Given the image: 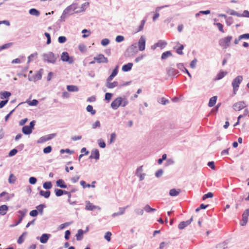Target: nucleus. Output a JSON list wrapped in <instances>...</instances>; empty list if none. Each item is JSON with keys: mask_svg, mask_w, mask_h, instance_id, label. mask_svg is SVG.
<instances>
[{"mask_svg": "<svg viewBox=\"0 0 249 249\" xmlns=\"http://www.w3.org/2000/svg\"><path fill=\"white\" fill-rule=\"evenodd\" d=\"M0 98L1 99H3L4 98L7 99V98H9L11 95V93L9 91H1L0 92Z\"/></svg>", "mask_w": 249, "mask_h": 249, "instance_id": "28", "label": "nucleus"}, {"mask_svg": "<svg viewBox=\"0 0 249 249\" xmlns=\"http://www.w3.org/2000/svg\"><path fill=\"white\" fill-rule=\"evenodd\" d=\"M84 233V231L82 229H79L77 231V233L76 234V239L78 241L81 240L83 238V234Z\"/></svg>", "mask_w": 249, "mask_h": 249, "instance_id": "30", "label": "nucleus"}, {"mask_svg": "<svg viewBox=\"0 0 249 249\" xmlns=\"http://www.w3.org/2000/svg\"><path fill=\"white\" fill-rule=\"evenodd\" d=\"M118 85V83L117 81H114L112 83L109 82L106 84V86L109 89H113Z\"/></svg>", "mask_w": 249, "mask_h": 249, "instance_id": "38", "label": "nucleus"}, {"mask_svg": "<svg viewBox=\"0 0 249 249\" xmlns=\"http://www.w3.org/2000/svg\"><path fill=\"white\" fill-rule=\"evenodd\" d=\"M27 231H25L19 237L17 241L18 244H21L23 243L24 241V237L27 235Z\"/></svg>", "mask_w": 249, "mask_h": 249, "instance_id": "37", "label": "nucleus"}, {"mask_svg": "<svg viewBox=\"0 0 249 249\" xmlns=\"http://www.w3.org/2000/svg\"><path fill=\"white\" fill-rule=\"evenodd\" d=\"M51 236V234L48 233H43L40 237V242L42 244H45L47 242L49 238Z\"/></svg>", "mask_w": 249, "mask_h": 249, "instance_id": "21", "label": "nucleus"}, {"mask_svg": "<svg viewBox=\"0 0 249 249\" xmlns=\"http://www.w3.org/2000/svg\"><path fill=\"white\" fill-rule=\"evenodd\" d=\"M44 35L47 39L46 44L47 45L50 44L51 43V37L50 34L48 33L45 32L44 33Z\"/></svg>", "mask_w": 249, "mask_h": 249, "instance_id": "59", "label": "nucleus"}, {"mask_svg": "<svg viewBox=\"0 0 249 249\" xmlns=\"http://www.w3.org/2000/svg\"><path fill=\"white\" fill-rule=\"evenodd\" d=\"M110 40L108 38H104L101 40V44L103 46H106L109 43Z\"/></svg>", "mask_w": 249, "mask_h": 249, "instance_id": "64", "label": "nucleus"}, {"mask_svg": "<svg viewBox=\"0 0 249 249\" xmlns=\"http://www.w3.org/2000/svg\"><path fill=\"white\" fill-rule=\"evenodd\" d=\"M100 158L99 151L97 149H93L91 152V154L89 157V159H94L96 160H98Z\"/></svg>", "mask_w": 249, "mask_h": 249, "instance_id": "14", "label": "nucleus"}, {"mask_svg": "<svg viewBox=\"0 0 249 249\" xmlns=\"http://www.w3.org/2000/svg\"><path fill=\"white\" fill-rule=\"evenodd\" d=\"M67 89L70 92H77L79 90L77 86L74 85H68Z\"/></svg>", "mask_w": 249, "mask_h": 249, "instance_id": "32", "label": "nucleus"}, {"mask_svg": "<svg viewBox=\"0 0 249 249\" xmlns=\"http://www.w3.org/2000/svg\"><path fill=\"white\" fill-rule=\"evenodd\" d=\"M113 94L111 93L107 92L105 94V100L107 101L108 102L110 100Z\"/></svg>", "mask_w": 249, "mask_h": 249, "instance_id": "62", "label": "nucleus"}, {"mask_svg": "<svg viewBox=\"0 0 249 249\" xmlns=\"http://www.w3.org/2000/svg\"><path fill=\"white\" fill-rule=\"evenodd\" d=\"M180 192V189H172L169 191V195L171 196H176L179 194Z\"/></svg>", "mask_w": 249, "mask_h": 249, "instance_id": "27", "label": "nucleus"}, {"mask_svg": "<svg viewBox=\"0 0 249 249\" xmlns=\"http://www.w3.org/2000/svg\"><path fill=\"white\" fill-rule=\"evenodd\" d=\"M56 136V133H52L41 137L37 141V143H44L47 141L51 140Z\"/></svg>", "mask_w": 249, "mask_h": 249, "instance_id": "8", "label": "nucleus"}, {"mask_svg": "<svg viewBox=\"0 0 249 249\" xmlns=\"http://www.w3.org/2000/svg\"><path fill=\"white\" fill-rule=\"evenodd\" d=\"M52 151V147L50 145L45 147L43 150V153L44 154H49L51 153Z\"/></svg>", "mask_w": 249, "mask_h": 249, "instance_id": "55", "label": "nucleus"}, {"mask_svg": "<svg viewBox=\"0 0 249 249\" xmlns=\"http://www.w3.org/2000/svg\"><path fill=\"white\" fill-rule=\"evenodd\" d=\"M174 160L172 159H168L166 160L165 166H167L174 164Z\"/></svg>", "mask_w": 249, "mask_h": 249, "instance_id": "61", "label": "nucleus"}, {"mask_svg": "<svg viewBox=\"0 0 249 249\" xmlns=\"http://www.w3.org/2000/svg\"><path fill=\"white\" fill-rule=\"evenodd\" d=\"M58 41L59 43H64L67 41V38L65 36H60Z\"/></svg>", "mask_w": 249, "mask_h": 249, "instance_id": "63", "label": "nucleus"}, {"mask_svg": "<svg viewBox=\"0 0 249 249\" xmlns=\"http://www.w3.org/2000/svg\"><path fill=\"white\" fill-rule=\"evenodd\" d=\"M177 68L178 69H179L180 71L186 73L190 78H192V75H191V73L189 72L188 70L184 67L183 63H178L177 64Z\"/></svg>", "mask_w": 249, "mask_h": 249, "instance_id": "17", "label": "nucleus"}, {"mask_svg": "<svg viewBox=\"0 0 249 249\" xmlns=\"http://www.w3.org/2000/svg\"><path fill=\"white\" fill-rule=\"evenodd\" d=\"M213 193L209 192L203 196L202 199L205 200L208 198H212L213 197Z\"/></svg>", "mask_w": 249, "mask_h": 249, "instance_id": "56", "label": "nucleus"}, {"mask_svg": "<svg viewBox=\"0 0 249 249\" xmlns=\"http://www.w3.org/2000/svg\"><path fill=\"white\" fill-rule=\"evenodd\" d=\"M243 80V77L241 75H239L236 77L232 81L231 85L233 87V92L234 94L236 93L238 89L240 84Z\"/></svg>", "mask_w": 249, "mask_h": 249, "instance_id": "5", "label": "nucleus"}, {"mask_svg": "<svg viewBox=\"0 0 249 249\" xmlns=\"http://www.w3.org/2000/svg\"><path fill=\"white\" fill-rule=\"evenodd\" d=\"M78 8V3H73L68 6L65 10L68 13H72Z\"/></svg>", "mask_w": 249, "mask_h": 249, "instance_id": "18", "label": "nucleus"}, {"mask_svg": "<svg viewBox=\"0 0 249 249\" xmlns=\"http://www.w3.org/2000/svg\"><path fill=\"white\" fill-rule=\"evenodd\" d=\"M61 60L63 62H68L70 64H71L74 62L73 57L70 56L67 52H64L62 53Z\"/></svg>", "mask_w": 249, "mask_h": 249, "instance_id": "7", "label": "nucleus"}, {"mask_svg": "<svg viewBox=\"0 0 249 249\" xmlns=\"http://www.w3.org/2000/svg\"><path fill=\"white\" fill-rule=\"evenodd\" d=\"M86 110L88 112H90L91 115H94L96 113V110L93 109L91 105H88L86 107Z\"/></svg>", "mask_w": 249, "mask_h": 249, "instance_id": "44", "label": "nucleus"}, {"mask_svg": "<svg viewBox=\"0 0 249 249\" xmlns=\"http://www.w3.org/2000/svg\"><path fill=\"white\" fill-rule=\"evenodd\" d=\"M42 71L43 69H40L33 76V77H31L29 75L28 76V80L30 81H36L39 80H40L42 78Z\"/></svg>", "mask_w": 249, "mask_h": 249, "instance_id": "11", "label": "nucleus"}, {"mask_svg": "<svg viewBox=\"0 0 249 249\" xmlns=\"http://www.w3.org/2000/svg\"><path fill=\"white\" fill-rule=\"evenodd\" d=\"M16 180V177L14 175V174H11L8 178V182L10 184L15 183Z\"/></svg>", "mask_w": 249, "mask_h": 249, "instance_id": "46", "label": "nucleus"}, {"mask_svg": "<svg viewBox=\"0 0 249 249\" xmlns=\"http://www.w3.org/2000/svg\"><path fill=\"white\" fill-rule=\"evenodd\" d=\"M116 134L115 133H111V135H110V140L109 141V143L111 144L112 142H114V141L116 140Z\"/></svg>", "mask_w": 249, "mask_h": 249, "instance_id": "58", "label": "nucleus"}, {"mask_svg": "<svg viewBox=\"0 0 249 249\" xmlns=\"http://www.w3.org/2000/svg\"><path fill=\"white\" fill-rule=\"evenodd\" d=\"M27 212V210L26 209H24L23 210H19L18 212V213L20 214V215L18 216V220L15 224L11 225L10 227H15L20 223L22 221L23 217L25 216Z\"/></svg>", "mask_w": 249, "mask_h": 249, "instance_id": "9", "label": "nucleus"}, {"mask_svg": "<svg viewBox=\"0 0 249 249\" xmlns=\"http://www.w3.org/2000/svg\"><path fill=\"white\" fill-rule=\"evenodd\" d=\"M167 73L169 76H175L178 73V71L172 67L166 68Z\"/></svg>", "mask_w": 249, "mask_h": 249, "instance_id": "16", "label": "nucleus"}, {"mask_svg": "<svg viewBox=\"0 0 249 249\" xmlns=\"http://www.w3.org/2000/svg\"><path fill=\"white\" fill-rule=\"evenodd\" d=\"M216 100L217 96H213L212 98H211L208 103V106L209 107H213L216 103Z\"/></svg>", "mask_w": 249, "mask_h": 249, "instance_id": "31", "label": "nucleus"}, {"mask_svg": "<svg viewBox=\"0 0 249 249\" xmlns=\"http://www.w3.org/2000/svg\"><path fill=\"white\" fill-rule=\"evenodd\" d=\"M18 152V150L17 148H14L10 151L8 153L9 157H13L15 156Z\"/></svg>", "mask_w": 249, "mask_h": 249, "instance_id": "57", "label": "nucleus"}, {"mask_svg": "<svg viewBox=\"0 0 249 249\" xmlns=\"http://www.w3.org/2000/svg\"><path fill=\"white\" fill-rule=\"evenodd\" d=\"M29 13L31 15L35 16L36 17L39 16V15L40 14V11L39 10H37L36 8H31L29 10Z\"/></svg>", "mask_w": 249, "mask_h": 249, "instance_id": "26", "label": "nucleus"}, {"mask_svg": "<svg viewBox=\"0 0 249 249\" xmlns=\"http://www.w3.org/2000/svg\"><path fill=\"white\" fill-rule=\"evenodd\" d=\"M167 45V42L165 41L160 40L158 42L155 43L156 47L163 48Z\"/></svg>", "mask_w": 249, "mask_h": 249, "instance_id": "40", "label": "nucleus"}, {"mask_svg": "<svg viewBox=\"0 0 249 249\" xmlns=\"http://www.w3.org/2000/svg\"><path fill=\"white\" fill-rule=\"evenodd\" d=\"M46 207V205L44 204H41L36 207V210L38 211V213L41 215L43 214V209Z\"/></svg>", "mask_w": 249, "mask_h": 249, "instance_id": "34", "label": "nucleus"}, {"mask_svg": "<svg viewBox=\"0 0 249 249\" xmlns=\"http://www.w3.org/2000/svg\"><path fill=\"white\" fill-rule=\"evenodd\" d=\"M5 196H6L4 198L5 201H9L11 199L10 195L6 192H2L0 194V197H2Z\"/></svg>", "mask_w": 249, "mask_h": 249, "instance_id": "43", "label": "nucleus"}, {"mask_svg": "<svg viewBox=\"0 0 249 249\" xmlns=\"http://www.w3.org/2000/svg\"><path fill=\"white\" fill-rule=\"evenodd\" d=\"M233 19L231 17H227L226 18V23L228 26H231L233 23Z\"/></svg>", "mask_w": 249, "mask_h": 249, "instance_id": "48", "label": "nucleus"}, {"mask_svg": "<svg viewBox=\"0 0 249 249\" xmlns=\"http://www.w3.org/2000/svg\"><path fill=\"white\" fill-rule=\"evenodd\" d=\"M193 220V217L192 216L191 218L185 221H182L178 225V228L179 230H183L188 225H190Z\"/></svg>", "mask_w": 249, "mask_h": 249, "instance_id": "13", "label": "nucleus"}, {"mask_svg": "<svg viewBox=\"0 0 249 249\" xmlns=\"http://www.w3.org/2000/svg\"><path fill=\"white\" fill-rule=\"evenodd\" d=\"M228 74V72L226 71H223L221 70L216 75V77L214 78V81H217L221 80L224 77H225V75H226Z\"/></svg>", "mask_w": 249, "mask_h": 249, "instance_id": "19", "label": "nucleus"}, {"mask_svg": "<svg viewBox=\"0 0 249 249\" xmlns=\"http://www.w3.org/2000/svg\"><path fill=\"white\" fill-rule=\"evenodd\" d=\"M139 50L141 51L144 50L145 48V39L144 37L142 36L138 42Z\"/></svg>", "mask_w": 249, "mask_h": 249, "instance_id": "15", "label": "nucleus"}, {"mask_svg": "<svg viewBox=\"0 0 249 249\" xmlns=\"http://www.w3.org/2000/svg\"><path fill=\"white\" fill-rule=\"evenodd\" d=\"M143 210L146 213H150L151 212H154L156 211V209L152 208L150 207V206L149 205H148V204L146 205L144 207Z\"/></svg>", "mask_w": 249, "mask_h": 249, "instance_id": "39", "label": "nucleus"}, {"mask_svg": "<svg viewBox=\"0 0 249 249\" xmlns=\"http://www.w3.org/2000/svg\"><path fill=\"white\" fill-rule=\"evenodd\" d=\"M172 55V53L171 51H166L162 53L161 56V59L162 60H164Z\"/></svg>", "mask_w": 249, "mask_h": 249, "instance_id": "36", "label": "nucleus"}, {"mask_svg": "<svg viewBox=\"0 0 249 249\" xmlns=\"http://www.w3.org/2000/svg\"><path fill=\"white\" fill-rule=\"evenodd\" d=\"M82 33L83 34V35H82V37L86 38L90 35V30H88L87 29H85L82 31Z\"/></svg>", "mask_w": 249, "mask_h": 249, "instance_id": "45", "label": "nucleus"}, {"mask_svg": "<svg viewBox=\"0 0 249 249\" xmlns=\"http://www.w3.org/2000/svg\"><path fill=\"white\" fill-rule=\"evenodd\" d=\"M8 207L6 205H2L0 206V214L4 215L6 213Z\"/></svg>", "mask_w": 249, "mask_h": 249, "instance_id": "29", "label": "nucleus"}, {"mask_svg": "<svg viewBox=\"0 0 249 249\" xmlns=\"http://www.w3.org/2000/svg\"><path fill=\"white\" fill-rule=\"evenodd\" d=\"M58 57V54H55L51 52L43 53L42 55L43 59L44 62L52 64H55Z\"/></svg>", "mask_w": 249, "mask_h": 249, "instance_id": "2", "label": "nucleus"}, {"mask_svg": "<svg viewBox=\"0 0 249 249\" xmlns=\"http://www.w3.org/2000/svg\"><path fill=\"white\" fill-rule=\"evenodd\" d=\"M36 121L33 120L30 123L29 125H24L22 128V132L25 135H30L34 129Z\"/></svg>", "mask_w": 249, "mask_h": 249, "instance_id": "6", "label": "nucleus"}, {"mask_svg": "<svg viewBox=\"0 0 249 249\" xmlns=\"http://www.w3.org/2000/svg\"><path fill=\"white\" fill-rule=\"evenodd\" d=\"M133 65V64L132 63H128L125 64L122 67V71L124 72L129 71L132 69Z\"/></svg>", "mask_w": 249, "mask_h": 249, "instance_id": "23", "label": "nucleus"}, {"mask_svg": "<svg viewBox=\"0 0 249 249\" xmlns=\"http://www.w3.org/2000/svg\"><path fill=\"white\" fill-rule=\"evenodd\" d=\"M128 104V100L125 96H119L113 100L110 106L113 109L116 110L120 106L125 107Z\"/></svg>", "mask_w": 249, "mask_h": 249, "instance_id": "1", "label": "nucleus"}, {"mask_svg": "<svg viewBox=\"0 0 249 249\" xmlns=\"http://www.w3.org/2000/svg\"><path fill=\"white\" fill-rule=\"evenodd\" d=\"M27 103L31 106H36L38 104V101L36 99H34L32 101H27Z\"/></svg>", "mask_w": 249, "mask_h": 249, "instance_id": "52", "label": "nucleus"}, {"mask_svg": "<svg viewBox=\"0 0 249 249\" xmlns=\"http://www.w3.org/2000/svg\"><path fill=\"white\" fill-rule=\"evenodd\" d=\"M94 60L98 63H107L108 59L102 54H99L94 57Z\"/></svg>", "mask_w": 249, "mask_h": 249, "instance_id": "10", "label": "nucleus"}, {"mask_svg": "<svg viewBox=\"0 0 249 249\" xmlns=\"http://www.w3.org/2000/svg\"><path fill=\"white\" fill-rule=\"evenodd\" d=\"M98 142L99 146L101 148H104L106 147V144L103 139H100L98 140Z\"/></svg>", "mask_w": 249, "mask_h": 249, "instance_id": "54", "label": "nucleus"}, {"mask_svg": "<svg viewBox=\"0 0 249 249\" xmlns=\"http://www.w3.org/2000/svg\"><path fill=\"white\" fill-rule=\"evenodd\" d=\"M137 52L136 45L132 44L126 50L124 55L125 57H131L135 55Z\"/></svg>", "mask_w": 249, "mask_h": 249, "instance_id": "4", "label": "nucleus"}, {"mask_svg": "<svg viewBox=\"0 0 249 249\" xmlns=\"http://www.w3.org/2000/svg\"><path fill=\"white\" fill-rule=\"evenodd\" d=\"M89 2H86L83 3L81 6L80 9L75 11L74 13H79L85 11L87 7L89 6Z\"/></svg>", "mask_w": 249, "mask_h": 249, "instance_id": "24", "label": "nucleus"}, {"mask_svg": "<svg viewBox=\"0 0 249 249\" xmlns=\"http://www.w3.org/2000/svg\"><path fill=\"white\" fill-rule=\"evenodd\" d=\"M38 54L36 52L31 54L28 57V63H30V62L32 61L33 58L34 57H37Z\"/></svg>", "mask_w": 249, "mask_h": 249, "instance_id": "53", "label": "nucleus"}, {"mask_svg": "<svg viewBox=\"0 0 249 249\" xmlns=\"http://www.w3.org/2000/svg\"><path fill=\"white\" fill-rule=\"evenodd\" d=\"M56 184L57 187L65 189L67 188V185L62 179H58L56 182Z\"/></svg>", "mask_w": 249, "mask_h": 249, "instance_id": "22", "label": "nucleus"}, {"mask_svg": "<svg viewBox=\"0 0 249 249\" xmlns=\"http://www.w3.org/2000/svg\"><path fill=\"white\" fill-rule=\"evenodd\" d=\"M39 195L41 196H44L46 198H48L50 197L51 195V192L50 191H44L40 190L39 191Z\"/></svg>", "mask_w": 249, "mask_h": 249, "instance_id": "33", "label": "nucleus"}, {"mask_svg": "<svg viewBox=\"0 0 249 249\" xmlns=\"http://www.w3.org/2000/svg\"><path fill=\"white\" fill-rule=\"evenodd\" d=\"M73 14V13H68L65 10H64L63 12L62 15L60 17V19L59 20L61 22L65 21V19L67 17V15H71Z\"/></svg>", "mask_w": 249, "mask_h": 249, "instance_id": "35", "label": "nucleus"}, {"mask_svg": "<svg viewBox=\"0 0 249 249\" xmlns=\"http://www.w3.org/2000/svg\"><path fill=\"white\" fill-rule=\"evenodd\" d=\"M246 107L245 103L244 101H240L235 103L233 105V108L235 110H241Z\"/></svg>", "mask_w": 249, "mask_h": 249, "instance_id": "12", "label": "nucleus"}, {"mask_svg": "<svg viewBox=\"0 0 249 249\" xmlns=\"http://www.w3.org/2000/svg\"><path fill=\"white\" fill-rule=\"evenodd\" d=\"M184 47L183 45H180L179 47H178L177 49H176V52L178 54H179V55H183V53L182 52V50H183Z\"/></svg>", "mask_w": 249, "mask_h": 249, "instance_id": "50", "label": "nucleus"}, {"mask_svg": "<svg viewBox=\"0 0 249 249\" xmlns=\"http://www.w3.org/2000/svg\"><path fill=\"white\" fill-rule=\"evenodd\" d=\"M101 124L99 120H97L94 123L92 124V128L96 129V128L100 127Z\"/></svg>", "mask_w": 249, "mask_h": 249, "instance_id": "60", "label": "nucleus"}, {"mask_svg": "<svg viewBox=\"0 0 249 249\" xmlns=\"http://www.w3.org/2000/svg\"><path fill=\"white\" fill-rule=\"evenodd\" d=\"M87 204L85 207V209L89 211H93L94 209L98 208L99 210H100V208L93 205L92 203H90L89 201L86 202Z\"/></svg>", "mask_w": 249, "mask_h": 249, "instance_id": "20", "label": "nucleus"}, {"mask_svg": "<svg viewBox=\"0 0 249 249\" xmlns=\"http://www.w3.org/2000/svg\"><path fill=\"white\" fill-rule=\"evenodd\" d=\"M54 193L56 196L59 197L65 195V194H67V191L60 189H55L54 190Z\"/></svg>", "mask_w": 249, "mask_h": 249, "instance_id": "25", "label": "nucleus"}, {"mask_svg": "<svg viewBox=\"0 0 249 249\" xmlns=\"http://www.w3.org/2000/svg\"><path fill=\"white\" fill-rule=\"evenodd\" d=\"M248 218L246 216H242V219L240 222V224L242 226H245L248 222Z\"/></svg>", "mask_w": 249, "mask_h": 249, "instance_id": "49", "label": "nucleus"}, {"mask_svg": "<svg viewBox=\"0 0 249 249\" xmlns=\"http://www.w3.org/2000/svg\"><path fill=\"white\" fill-rule=\"evenodd\" d=\"M146 19H143L141 21V24L138 27V29L137 31V32H140L143 30V27L146 22Z\"/></svg>", "mask_w": 249, "mask_h": 249, "instance_id": "47", "label": "nucleus"}, {"mask_svg": "<svg viewBox=\"0 0 249 249\" xmlns=\"http://www.w3.org/2000/svg\"><path fill=\"white\" fill-rule=\"evenodd\" d=\"M232 39V36H228L219 40V45L223 47L224 49H227L230 46V42Z\"/></svg>", "mask_w": 249, "mask_h": 249, "instance_id": "3", "label": "nucleus"}, {"mask_svg": "<svg viewBox=\"0 0 249 249\" xmlns=\"http://www.w3.org/2000/svg\"><path fill=\"white\" fill-rule=\"evenodd\" d=\"M227 13L232 15V16H236L238 17H239L240 13H238L237 12L234 11V10L229 9L226 11Z\"/></svg>", "mask_w": 249, "mask_h": 249, "instance_id": "41", "label": "nucleus"}, {"mask_svg": "<svg viewBox=\"0 0 249 249\" xmlns=\"http://www.w3.org/2000/svg\"><path fill=\"white\" fill-rule=\"evenodd\" d=\"M13 43L11 42L8 43L6 44H5L1 46H0V51H1L2 50L8 49L10 48L11 46H12Z\"/></svg>", "mask_w": 249, "mask_h": 249, "instance_id": "51", "label": "nucleus"}, {"mask_svg": "<svg viewBox=\"0 0 249 249\" xmlns=\"http://www.w3.org/2000/svg\"><path fill=\"white\" fill-rule=\"evenodd\" d=\"M52 183L51 181H46L43 184V187L46 190H49L52 188Z\"/></svg>", "mask_w": 249, "mask_h": 249, "instance_id": "42", "label": "nucleus"}]
</instances>
